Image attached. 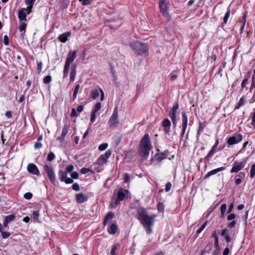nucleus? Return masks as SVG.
Here are the masks:
<instances>
[{
    "label": "nucleus",
    "instance_id": "obj_31",
    "mask_svg": "<svg viewBox=\"0 0 255 255\" xmlns=\"http://www.w3.org/2000/svg\"><path fill=\"white\" fill-rule=\"evenodd\" d=\"M255 176V164H253L251 166L250 169V178H253Z\"/></svg>",
    "mask_w": 255,
    "mask_h": 255
},
{
    "label": "nucleus",
    "instance_id": "obj_43",
    "mask_svg": "<svg viewBox=\"0 0 255 255\" xmlns=\"http://www.w3.org/2000/svg\"><path fill=\"white\" fill-rule=\"evenodd\" d=\"M52 80V78L50 76L48 75L45 77L43 79V82L45 84L49 83Z\"/></svg>",
    "mask_w": 255,
    "mask_h": 255
},
{
    "label": "nucleus",
    "instance_id": "obj_41",
    "mask_svg": "<svg viewBox=\"0 0 255 255\" xmlns=\"http://www.w3.org/2000/svg\"><path fill=\"white\" fill-rule=\"evenodd\" d=\"M55 154H54V153L50 152L48 154L47 160L48 161H51L55 159Z\"/></svg>",
    "mask_w": 255,
    "mask_h": 255
},
{
    "label": "nucleus",
    "instance_id": "obj_42",
    "mask_svg": "<svg viewBox=\"0 0 255 255\" xmlns=\"http://www.w3.org/2000/svg\"><path fill=\"white\" fill-rule=\"evenodd\" d=\"M230 15V10L228 9L226 12L225 16L224 17V23H226L228 19H229Z\"/></svg>",
    "mask_w": 255,
    "mask_h": 255
},
{
    "label": "nucleus",
    "instance_id": "obj_62",
    "mask_svg": "<svg viewBox=\"0 0 255 255\" xmlns=\"http://www.w3.org/2000/svg\"><path fill=\"white\" fill-rule=\"evenodd\" d=\"M228 230L227 229H224L222 233H221V235L222 236H225V237H226V235H228Z\"/></svg>",
    "mask_w": 255,
    "mask_h": 255
},
{
    "label": "nucleus",
    "instance_id": "obj_34",
    "mask_svg": "<svg viewBox=\"0 0 255 255\" xmlns=\"http://www.w3.org/2000/svg\"><path fill=\"white\" fill-rule=\"evenodd\" d=\"M212 248V244H208L202 251V254L209 252Z\"/></svg>",
    "mask_w": 255,
    "mask_h": 255
},
{
    "label": "nucleus",
    "instance_id": "obj_35",
    "mask_svg": "<svg viewBox=\"0 0 255 255\" xmlns=\"http://www.w3.org/2000/svg\"><path fill=\"white\" fill-rule=\"evenodd\" d=\"M68 131V128L67 126H65L62 128L61 135L63 137H65Z\"/></svg>",
    "mask_w": 255,
    "mask_h": 255
},
{
    "label": "nucleus",
    "instance_id": "obj_9",
    "mask_svg": "<svg viewBox=\"0 0 255 255\" xmlns=\"http://www.w3.org/2000/svg\"><path fill=\"white\" fill-rule=\"evenodd\" d=\"M179 109V105L177 103H175L174 106H173V108L170 110L169 113V116L170 118L173 126L175 128L177 124V119H176V116H177V111Z\"/></svg>",
    "mask_w": 255,
    "mask_h": 255
},
{
    "label": "nucleus",
    "instance_id": "obj_33",
    "mask_svg": "<svg viewBox=\"0 0 255 255\" xmlns=\"http://www.w3.org/2000/svg\"><path fill=\"white\" fill-rule=\"evenodd\" d=\"M0 233L1 234L2 238L4 239L8 238L11 235V234L9 232H4L3 231V230L1 231Z\"/></svg>",
    "mask_w": 255,
    "mask_h": 255
},
{
    "label": "nucleus",
    "instance_id": "obj_13",
    "mask_svg": "<svg viewBox=\"0 0 255 255\" xmlns=\"http://www.w3.org/2000/svg\"><path fill=\"white\" fill-rule=\"evenodd\" d=\"M112 154L110 150H107L106 152L101 155L98 159V161L100 162L102 161L103 163H106L108 159L111 156Z\"/></svg>",
    "mask_w": 255,
    "mask_h": 255
},
{
    "label": "nucleus",
    "instance_id": "obj_10",
    "mask_svg": "<svg viewBox=\"0 0 255 255\" xmlns=\"http://www.w3.org/2000/svg\"><path fill=\"white\" fill-rule=\"evenodd\" d=\"M243 139V135L240 133H236L234 135L229 137L227 140V143L230 145L237 144Z\"/></svg>",
    "mask_w": 255,
    "mask_h": 255
},
{
    "label": "nucleus",
    "instance_id": "obj_20",
    "mask_svg": "<svg viewBox=\"0 0 255 255\" xmlns=\"http://www.w3.org/2000/svg\"><path fill=\"white\" fill-rule=\"evenodd\" d=\"M71 35L70 32H65L58 37V39L62 42H65L67 40V38Z\"/></svg>",
    "mask_w": 255,
    "mask_h": 255
},
{
    "label": "nucleus",
    "instance_id": "obj_56",
    "mask_svg": "<svg viewBox=\"0 0 255 255\" xmlns=\"http://www.w3.org/2000/svg\"><path fill=\"white\" fill-rule=\"evenodd\" d=\"M66 184H71L73 182V180L69 177H67L63 181Z\"/></svg>",
    "mask_w": 255,
    "mask_h": 255
},
{
    "label": "nucleus",
    "instance_id": "obj_18",
    "mask_svg": "<svg viewBox=\"0 0 255 255\" xmlns=\"http://www.w3.org/2000/svg\"><path fill=\"white\" fill-rule=\"evenodd\" d=\"M114 217V213L112 212H109L105 216L103 221V225L106 226L108 222L113 219Z\"/></svg>",
    "mask_w": 255,
    "mask_h": 255
},
{
    "label": "nucleus",
    "instance_id": "obj_40",
    "mask_svg": "<svg viewBox=\"0 0 255 255\" xmlns=\"http://www.w3.org/2000/svg\"><path fill=\"white\" fill-rule=\"evenodd\" d=\"M207 224V221H206L205 223H204L201 227H200L197 231V234H200L202 231L205 229V228L206 227Z\"/></svg>",
    "mask_w": 255,
    "mask_h": 255
},
{
    "label": "nucleus",
    "instance_id": "obj_58",
    "mask_svg": "<svg viewBox=\"0 0 255 255\" xmlns=\"http://www.w3.org/2000/svg\"><path fill=\"white\" fill-rule=\"evenodd\" d=\"M32 7H27L26 8H22V9L24 10V11L26 13V15L29 14L31 12V9Z\"/></svg>",
    "mask_w": 255,
    "mask_h": 255
},
{
    "label": "nucleus",
    "instance_id": "obj_16",
    "mask_svg": "<svg viewBox=\"0 0 255 255\" xmlns=\"http://www.w3.org/2000/svg\"><path fill=\"white\" fill-rule=\"evenodd\" d=\"M15 218V216L13 214L6 216L4 218V221L3 223V226L4 227H6L9 223L14 220Z\"/></svg>",
    "mask_w": 255,
    "mask_h": 255
},
{
    "label": "nucleus",
    "instance_id": "obj_27",
    "mask_svg": "<svg viewBox=\"0 0 255 255\" xmlns=\"http://www.w3.org/2000/svg\"><path fill=\"white\" fill-rule=\"evenodd\" d=\"M216 148H214L213 147H212V149L210 150V151L209 152V153L207 154L206 156L205 157V159H207L208 158L212 157L215 153L216 152Z\"/></svg>",
    "mask_w": 255,
    "mask_h": 255
},
{
    "label": "nucleus",
    "instance_id": "obj_14",
    "mask_svg": "<svg viewBox=\"0 0 255 255\" xmlns=\"http://www.w3.org/2000/svg\"><path fill=\"white\" fill-rule=\"evenodd\" d=\"M171 125V122L168 119H165L163 120L162 126L164 128V131L166 133H169Z\"/></svg>",
    "mask_w": 255,
    "mask_h": 255
},
{
    "label": "nucleus",
    "instance_id": "obj_60",
    "mask_svg": "<svg viewBox=\"0 0 255 255\" xmlns=\"http://www.w3.org/2000/svg\"><path fill=\"white\" fill-rule=\"evenodd\" d=\"M252 87H253L255 88V69L254 71V74L252 77Z\"/></svg>",
    "mask_w": 255,
    "mask_h": 255
},
{
    "label": "nucleus",
    "instance_id": "obj_32",
    "mask_svg": "<svg viewBox=\"0 0 255 255\" xmlns=\"http://www.w3.org/2000/svg\"><path fill=\"white\" fill-rule=\"evenodd\" d=\"M204 129V126L202 124L201 122L199 123V127L197 131V136H198L200 135V133L202 132Z\"/></svg>",
    "mask_w": 255,
    "mask_h": 255
},
{
    "label": "nucleus",
    "instance_id": "obj_47",
    "mask_svg": "<svg viewBox=\"0 0 255 255\" xmlns=\"http://www.w3.org/2000/svg\"><path fill=\"white\" fill-rule=\"evenodd\" d=\"M74 169V166L72 164L69 165L66 168V171L67 173H72Z\"/></svg>",
    "mask_w": 255,
    "mask_h": 255
},
{
    "label": "nucleus",
    "instance_id": "obj_61",
    "mask_svg": "<svg viewBox=\"0 0 255 255\" xmlns=\"http://www.w3.org/2000/svg\"><path fill=\"white\" fill-rule=\"evenodd\" d=\"M236 222L235 220L232 221L228 225V227L230 228H234L236 225Z\"/></svg>",
    "mask_w": 255,
    "mask_h": 255
},
{
    "label": "nucleus",
    "instance_id": "obj_49",
    "mask_svg": "<svg viewBox=\"0 0 255 255\" xmlns=\"http://www.w3.org/2000/svg\"><path fill=\"white\" fill-rule=\"evenodd\" d=\"M96 113L92 111V113L91 114V119H90L91 123H93L96 120Z\"/></svg>",
    "mask_w": 255,
    "mask_h": 255
},
{
    "label": "nucleus",
    "instance_id": "obj_30",
    "mask_svg": "<svg viewBox=\"0 0 255 255\" xmlns=\"http://www.w3.org/2000/svg\"><path fill=\"white\" fill-rule=\"evenodd\" d=\"M251 72H250L248 74V75H246L244 79L242 84H241V87L242 89L244 88L246 86L245 83L248 81L249 78H250V74Z\"/></svg>",
    "mask_w": 255,
    "mask_h": 255
},
{
    "label": "nucleus",
    "instance_id": "obj_57",
    "mask_svg": "<svg viewBox=\"0 0 255 255\" xmlns=\"http://www.w3.org/2000/svg\"><path fill=\"white\" fill-rule=\"evenodd\" d=\"M3 42L5 45H8L9 44V39L8 36L5 35L3 37Z\"/></svg>",
    "mask_w": 255,
    "mask_h": 255
},
{
    "label": "nucleus",
    "instance_id": "obj_5",
    "mask_svg": "<svg viewBox=\"0 0 255 255\" xmlns=\"http://www.w3.org/2000/svg\"><path fill=\"white\" fill-rule=\"evenodd\" d=\"M43 167L49 180L52 184H54L56 182V174L54 171L52 163H46Z\"/></svg>",
    "mask_w": 255,
    "mask_h": 255
},
{
    "label": "nucleus",
    "instance_id": "obj_64",
    "mask_svg": "<svg viewBox=\"0 0 255 255\" xmlns=\"http://www.w3.org/2000/svg\"><path fill=\"white\" fill-rule=\"evenodd\" d=\"M252 125L253 126H255V111L254 112V114L253 115V118H252Z\"/></svg>",
    "mask_w": 255,
    "mask_h": 255
},
{
    "label": "nucleus",
    "instance_id": "obj_46",
    "mask_svg": "<svg viewBox=\"0 0 255 255\" xmlns=\"http://www.w3.org/2000/svg\"><path fill=\"white\" fill-rule=\"evenodd\" d=\"M89 172H92V171L90 168H85V167L82 168L81 169V173L83 174H85Z\"/></svg>",
    "mask_w": 255,
    "mask_h": 255
},
{
    "label": "nucleus",
    "instance_id": "obj_36",
    "mask_svg": "<svg viewBox=\"0 0 255 255\" xmlns=\"http://www.w3.org/2000/svg\"><path fill=\"white\" fill-rule=\"evenodd\" d=\"M227 209V206L225 204H223L221 206V213L222 216L223 217Z\"/></svg>",
    "mask_w": 255,
    "mask_h": 255
},
{
    "label": "nucleus",
    "instance_id": "obj_17",
    "mask_svg": "<svg viewBox=\"0 0 255 255\" xmlns=\"http://www.w3.org/2000/svg\"><path fill=\"white\" fill-rule=\"evenodd\" d=\"M158 3L160 11L164 14L166 11L167 6L166 3L164 1V0H158Z\"/></svg>",
    "mask_w": 255,
    "mask_h": 255
},
{
    "label": "nucleus",
    "instance_id": "obj_15",
    "mask_svg": "<svg viewBox=\"0 0 255 255\" xmlns=\"http://www.w3.org/2000/svg\"><path fill=\"white\" fill-rule=\"evenodd\" d=\"M226 169V167H219V168H216V169H213L209 172H208L207 174L205 175V178H209V177H210L212 175H213L214 174H216V173L220 172V171H224Z\"/></svg>",
    "mask_w": 255,
    "mask_h": 255
},
{
    "label": "nucleus",
    "instance_id": "obj_37",
    "mask_svg": "<svg viewBox=\"0 0 255 255\" xmlns=\"http://www.w3.org/2000/svg\"><path fill=\"white\" fill-rule=\"evenodd\" d=\"M35 0H25V4L28 7H32Z\"/></svg>",
    "mask_w": 255,
    "mask_h": 255
},
{
    "label": "nucleus",
    "instance_id": "obj_3",
    "mask_svg": "<svg viewBox=\"0 0 255 255\" xmlns=\"http://www.w3.org/2000/svg\"><path fill=\"white\" fill-rule=\"evenodd\" d=\"M129 45L133 49L134 52L139 55H142L146 53L148 49L146 44L138 41L131 42L129 43Z\"/></svg>",
    "mask_w": 255,
    "mask_h": 255
},
{
    "label": "nucleus",
    "instance_id": "obj_44",
    "mask_svg": "<svg viewBox=\"0 0 255 255\" xmlns=\"http://www.w3.org/2000/svg\"><path fill=\"white\" fill-rule=\"evenodd\" d=\"M32 217L34 220H37L39 217V212L37 211H34L32 214Z\"/></svg>",
    "mask_w": 255,
    "mask_h": 255
},
{
    "label": "nucleus",
    "instance_id": "obj_51",
    "mask_svg": "<svg viewBox=\"0 0 255 255\" xmlns=\"http://www.w3.org/2000/svg\"><path fill=\"white\" fill-rule=\"evenodd\" d=\"M71 177L72 179H77L79 177V174L77 172H72L71 173Z\"/></svg>",
    "mask_w": 255,
    "mask_h": 255
},
{
    "label": "nucleus",
    "instance_id": "obj_29",
    "mask_svg": "<svg viewBox=\"0 0 255 255\" xmlns=\"http://www.w3.org/2000/svg\"><path fill=\"white\" fill-rule=\"evenodd\" d=\"M100 95L99 91L97 89L94 90L91 93V96L93 99H96Z\"/></svg>",
    "mask_w": 255,
    "mask_h": 255
},
{
    "label": "nucleus",
    "instance_id": "obj_24",
    "mask_svg": "<svg viewBox=\"0 0 255 255\" xmlns=\"http://www.w3.org/2000/svg\"><path fill=\"white\" fill-rule=\"evenodd\" d=\"M76 198L77 202L79 203H82L86 200L84 195L83 193L78 194L76 195Z\"/></svg>",
    "mask_w": 255,
    "mask_h": 255
},
{
    "label": "nucleus",
    "instance_id": "obj_1",
    "mask_svg": "<svg viewBox=\"0 0 255 255\" xmlns=\"http://www.w3.org/2000/svg\"><path fill=\"white\" fill-rule=\"evenodd\" d=\"M138 219L143 226L147 234L152 233L151 227L153 225L154 219L156 216L154 214L148 215L146 211L142 207H138L137 209Z\"/></svg>",
    "mask_w": 255,
    "mask_h": 255
},
{
    "label": "nucleus",
    "instance_id": "obj_19",
    "mask_svg": "<svg viewBox=\"0 0 255 255\" xmlns=\"http://www.w3.org/2000/svg\"><path fill=\"white\" fill-rule=\"evenodd\" d=\"M118 230L117 225L116 223H113L108 229V232L110 234H115Z\"/></svg>",
    "mask_w": 255,
    "mask_h": 255
},
{
    "label": "nucleus",
    "instance_id": "obj_55",
    "mask_svg": "<svg viewBox=\"0 0 255 255\" xmlns=\"http://www.w3.org/2000/svg\"><path fill=\"white\" fill-rule=\"evenodd\" d=\"M84 5H87L91 3V0H79Z\"/></svg>",
    "mask_w": 255,
    "mask_h": 255
},
{
    "label": "nucleus",
    "instance_id": "obj_45",
    "mask_svg": "<svg viewBox=\"0 0 255 255\" xmlns=\"http://www.w3.org/2000/svg\"><path fill=\"white\" fill-rule=\"evenodd\" d=\"M124 178L125 183H128L130 181V176L129 174L127 173L124 174Z\"/></svg>",
    "mask_w": 255,
    "mask_h": 255
},
{
    "label": "nucleus",
    "instance_id": "obj_26",
    "mask_svg": "<svg viewBox=\"0 0 255 255\" xmlns=\"http://www.w3.org/2000/svg\"><path fill=\"white\" fill-rule=\"evenodd\" d=\"M26 25L25 21H19V29L20 32H21V34L25 32Z\"/></svg>",
    "mask_w": 255,
    "mask_h": 255
},
{
    "label": "nucleus",
    "instance_id": "obj_22",
    "mask_svg": "<svg viewBox=\"0 0 255 255\" xmlns=\"http://www.w3.org/2000/svg\"><path fill=\"white\" fill-rule=\"evenodd\" d=\"M67 172L66 171H62L60 170L58 172V175L60 180L63 182L64 180L67 177Z\"/></svg>",
    "mask_w": 255,
    "mask_h": 255
},
{
    "label": "nucleus",
    "instance_id": "obj_7",
    "mask_svg": "<svg viewBox=\"0 0 255 255\" xmlns=\"http://www.w3.org/2000/svg\"><path fill=\"white\" fill-rule=\"evenodd\" d=\"M118 123V110L117 107H116L114 109L112 116L109 119L108 125L109 126V127L114 128L117 126Z\"/></svg>",
    "mask_w": 255,
    "mask_h": 255
},
{
    "label": "nucleus",
    "instance_id": "obj_50",
    "mask_svg": "<svg viewBox=\"0 0 255 255\" xmlns=\"http://www.w3.org/2000/svg\"><path fill=\"white\" fill-rule=\"evenodd\" d=\"M236 217V215L235 214H231L227 217V220L228 221H233L235 219Z\"/></svg>",
    "mask_w": 255,
    "mask_h": 255
},
{
    "label": "nucleus",
    "instance_id": "obj_12",
    "mask_svg": "<svg viewBox=\"0 0 255 255\" xmlns=\"http://www.w3.org/2000/svg\"><path fill=\"white\" fill-rule=\"evenodd\" d=\"M27 171L33 174L40 176L39 170L37 166L33 163H29L27 165Z\"/></svg>",
    "mask_w": 255,
    "mask_h": 255
},
{
    "label": "nucleus",
    "instance_id": "obj_28",
    "mask_svg": "<svg viewBox=\"0 0 255 255\" xmlns=\"http://www.w3.org/2000/svg\"><path fill=\"white\" fill-rule=\"evenodd\" d=\"M79 88H80V85L79 84H77L74 88L73 95V100H75L77 97V96L79 90Z\"/></svg>",
    "mask_w": 255,
    "mask_h": 255
},
{
    "label": "nucleus",
    "instance_id": "obj_2",
    "mask_svg": "<svg viewBox=\"0 0 255 255\" xmlns=\"http://www.w3.org/2000/svg\"><path fill=\"white\" fill-rule=\"evenodd\" d=\"M140 154L142 157H146L148 155L151 149V143L149 136L148 134H145L142 138L140 143Z\"/></svg>",
    "mask_w": 255,
    "mask_h": 255
},
{
    "label": "nucleus",
    "instance_id": "obj_4",
    "mask_svg": "<svg viewBox=\"0 0 255 255\" xmlns=\"http://www.w3.org/2000/svg\"><path fill=\"white\" fill-rule=\"evenodd\" d=\"M76 57V51H70L68 55L66 58V60L64 65V69L63 71V77L65 78L67 77L71 64L74 61Z\"/></svg>",
    "mask_w": 255,
    "mask_h": 255
},
{
    "label": "nucleus",
    "instance_id": "obj_21",
    "mask_svg": "<svg viewBox=\"0 0 255 255\" xmlns=\"http://www.w3.org/2000/svg\"><path fill=\"white\" fill-rule=\"evenodd\" d=\"M26 13L24 11V10L21 8L18 11V18L19 21H26Z\"/></svg>",
    "mask_w": 255,
    "mask_h": 255
},
{
    "label": "nucleus",
    "instance_id": "obj_39",
    "mask_svg": "<svg viewBox=\"0 0 255 255\" xmlns=\"http://www.w3.org/2000/svg\"><path fill=\"white\" fill-rule=\"evenodd\" d=\"M102 104L100 102L97 103L93 110V112L97 113L101 108Z\"/></svg>",
    "mask_w": 255,
    "mask_h": 255
},
{
    "label": "nucleus",
    "instance_id": "obj_38",
    "mask_svg": "<svg viewBox=\"0 0 255 255\" xmlns=\"http://www.w3.org/2000/svg\"><path fill=\"white\" fill-rule=\"evenodd\" d=\"M108 146L107 143H103L99 146V149L101 151L105 150Z\"/></svg>",
    "mask_w": 255,
    "mask_h": 255
},
{
    "label": "nucleus",
    "instance_id": "obj_63",
    "mask_svg": "<svg viewBox=\"0 0 255 255\" xmlns=\"http://www.w3.org/2000/svg\"><path fill=\"white\" fill-rule=\"evenodd\" d=\"M42 146V144L39 142H35L34 147L35 148H40Z\"/></svg>",
    "mask_w": 255,
    "mask_h": 255
},
{
    "label": "nucleus",
    "instance_id": "obj_6",
    "mask_svg": "<svg viewBox=\"0 0 255 255\" xmlns=\"http://www.w3.org/2000/svg\"><path fill=\"white\" fill-rule=\"evenodd\" d=\"M114 193L116 195V198L115 201L116 206L120 204V201H123L126 197H128L129 191L127 189L121 188L117 191H114Z\"/></svg>",
    "mask_w": 255,
    "mask_h": 255
},
{
    "label": "nucleus",
    "instance_id": "obj_25",
    "mask_svg": "<svg viewBox=\"0 0 255 255\" xmlns=\"http://www.w3.org/2000/svg\"><path fill=\"white\" fill-rule=\"evenodd\" d=\"M76 75V66H72L71 71L70 72V78L71 81H74L75 79Z\"/></svg>",
    "mask_w": 255,
    "mask_h": 255
},
{
    "label": "nucleus",
    "instance_id": "obj_59",
    "mask_svg": "<svg viewBox=\"0 0 255 255\" xmlns=\"http://www.w3.org/2000/svg\"><path fill=\"white\" fill-rule=\"evenodd\" d=\"M71 116L75 117L78 116V114L77 113V112L75 109H72L71 113Z\"/></svg>",
    "mask_w": 255,
    "mask_h": 255
},
{
    "label": "nucleus",
    "instance_id": "obj_54",
    "mask_svg": "<svg viewBox=\"0 0 255 255\" xmlns=\"http://www.w3.org/2000/svg\"><path fill=\"white\" fill-rule=\"evenodd\" d=\"M32 197V194L30 192H27L24 194V197L26 199H30Z\"/></svg>",
    "mask_w": 255,
    "mask_h": 255
},
{
    "label": "nucleus",
    "instance_id": "obj_11",
    "mask_svg": "<svg viewBox=\"0 0 255 255\" xmlns=\"http://www.w3.org/2000/svg\"><path fill=\"white\" fill-rule=\"evenodd\" d=\"M182 131L181 136L183 137L185 134V131L187 127L188 117L185 112H183L182 113Z\"/></svg>",
    "mask_w": 255,
    "mask_h": 255
},
{
    "label": "nucleus",
    "instance_id": "obj_8",
    "mask_svg": "<svg viewBox=\"0 0 255 255\" xmlns=\"http://www.w3.org/2000/svg\"><path fill=\"white\" fill-rule=\"evenodd\" d=\"M247 162V159L242 161H235L233 163L232 168L231 169V173H238L245 167Z\"/></svg>",
    "mask_w": 255,
    "mask_h": 255
},
{
    "label": "nucleus",
    "instance_id": "obj_48",
    "mask_svg": "<svg viewBox=\"0 0 255 255\" xmlns=\"http://www.w3.org/2000/svg\"><path fill=\"white\" fill-rule=\"evenodd\" d=\"M157 210L159 212H163L164 210V205L162 203H158L157 205Z\"/></svg>",
    "mask_w": 255,
    "mask_h": 255
},
{
    "label": "nucleus",
    "instance_id": "obj_52",
    "mask_svg": "<svg viewBox=\"0 0 255 255\" xmlns=\"http://www.w3.org/2000/svg\"><path fill=\"white\" fill-rule=\"evenodd\" d=\"M72 188L74 190L76 191H78L80 190L79 185L77 183H75L73 184Z\"/></svg>",
    "mask_w": 255,
    "mask_h": 255
},
{
    "label": "nucleus",
    "instance_id": "obj_23",
    "mask_svg": "<svg viewBox=\"0 0 255 255\" xmlns=\"http://www.w3.org/2000/svg\"><path fill=\"white\" fill-rule=\"evenodd\" d=\"M246 102V99L245 97H242L239 102L237 103V105L235 107V110L239 109L243 106L245 105Z\"/></svg>",
    "mask_w": 255,
    "mask_h": 255
},
{
    "label": "nucleus",
    "instance_id": "obj_53",
    "mask_svg": "<svg viewBox=\"0 0 255 255\" xmlns=\"http://www.w3.org/2000/svg\"><path fill=\"white\" fill-rule=\"evenodd\" d=\"M172 185L170 182H168L165 185V191L169 192L171 188Z\"/></svg>",
    "mask_w": 255,
    "mask_h": 255
}]
</instances>
